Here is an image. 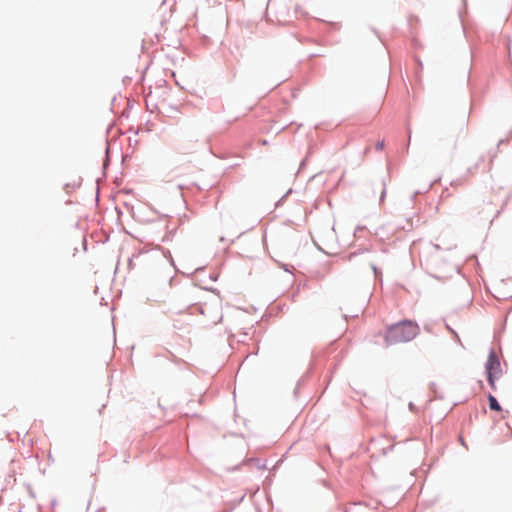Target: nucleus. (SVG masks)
Listing matches in <instances>:
<instances>
[{"label": "nucleus", "mask_w": 512, "mask_h": 512, "mask_svg": "<svg viewBox=\"0 0 512 512\" xmlns=\"http://www.w3.org/2000/svg\"><path fill=\"white\" fill-rule=\"evenodd\" d=\"M419 334V326L411 320H404L387 327L384 342L387 346L413 340Z\"/></svg>", "instance_id": "1"}, {"label": "nucleus", "mask_w": 512, "mask_h": 512, "mask_svg": "<svg viewBox=\"0 0 512 512\" xmlns=\"http://www.w3.org/2000/svg\"><path fill=\"white\" fill-rule=\"evenodd\" d=\"M486 374L488 382L493 390H496V380L501 376V365L497 355L491 352L486 362Z\"/></svg>", "instance_id": "2"}, {"label": "nucleus", "mask_w": 512, "mask_h": 512, "mask_svg": "<svg viewBox=\"0 0 512 512\" xmlns=\"http://www.w3.org/2000/svg\"><path fill=\"white\" fill-rule=\"evenodd\" d=\"M489 408L495 411H501V406L499 405L497 399L493 395L488 396Z\"/></svg>", "instance_id": "3"}, {"label": "nucleus", "mask_w": 512, "mask_h": 512, "mask_svg": "<svg viewBox=\"0 0 512 512\" xmlns=\"http://www.w3.org/2000/svg\"><path fill=\"white\" fill-rule=\"evenodd\" d=\"M383 146H384V143H383V142H379V143H377V148H378V149H383Z\"/></svg>", "instance_id": "4"}, {"label": "nucleus", "mask_w": 512, "mask_h": 512, "mask_svg": "<svg viewBox=\"0 0 512 512\" xmlns=\"http://www.w3.org/2000/svg\"><path fill=\"white\" fill-rule=\"evenodd\" d=\"M261 144H262V145H267L268 143H267V141H266V140H262V141H261Z\"/></svg>", "instance_id": "5"}]
</instances>
